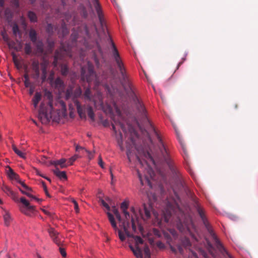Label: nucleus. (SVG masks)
I'll list each match as a JSON object with an SVG mask.
<instances>
[{"label": "nucleus", "mask_w": 258, "mask_h": 258, "mask_svg": "<svg viewBox=\"0 0 258 258\" xmlns=\"http://www.w3.org/2000/svg\"><path fill=\"white\" fill-rule=\"evenodd\" d=\"M135 101L136 103L137 108L141 114L143 122L156 138L158 141V146L157 148L155 149V151L152 153V155L147 149H144L143 147H137L132 136L134 134L135 136H137V133L132 127L128 126L131 135L128 139L130 141H126V147L127 149L126 155L129 162L132 163L133 160L131 150L133 148H135L138 154L135 155L136 163L135 168H137L138 166H143L144 164L146 163L145 161H142L140 158V156H143L146 158L150 159L154 163L155 162V160L159 161H164L173 174L176 175L178 172L177 169L171 159L169 153L163 144L161 137L152 123L149 119L146 109L144 104L137 96H135Z\"/></svg>", "instance_id": "obj_1"}, {"label": "nucleus", "mask_w": 258, "mask_h": 258, "mask_svg": "<svg viewBox=\"0 0 258 258\" xmlns=\"http://www.w3.org/2000/svg\"><path fill=\"white\" fill-rule=\"evenodd\" d=\"M108 40L110 44V47L109 48V51L111 53L113 59L115 62L121 76V84L127 93L135 95L134 86L126 73L124 64L121 60L119 52L109 35L108 36Z\"/></svg>", "instance_id": "obj_2"}, {"label": "nucleus", "mask_w": 258, "mask_h": 258, "mask_svg": "<svg viewBox=\"0 0 258 258\" xmlns=\"http://www.w3.org/2000/svg\"><path fill=\"white\" fill-rule=\"evenodd\" d=\"M195 207L198 215H199L201 220H202L203 224H204L207 229L208 230V231L212 236L215 242L217 248L221 252H225L229 258H232L231 255L224 248L222 243L219 240L217 237L212 230L211 227L209 224V223L207 219L206 215V211L205 209L198 202L195 203Z\"/></svg>", "instance_id": "obj_3"}, {"label": "nucleus", "mask_w": 258, "mask_h": 258, "mask_svg": "<svg viewBox=\"0 0 258 258\" xmlns=\"http://www.w3.org/2000/svg\"><path fill=\"white\" fill-rule=\"evenodd\" d=\"M44 97L48 100L49 108H46L43 103H41L39 110L38 118L42 123H46L49 121L51 117V113L53 108V95L52 93L50 91L45 90Z\"/></svg>", "instance_id": "obj_4"}, {"label": "nucleus", "mask_w": 258, "mask_h": 258, "mask_svg": "<svg viewBox=\"0 0 258 258\" xmlns=\"http://www.w3.org/2000/svg\"><path fill=\"white\" fill-rule=\"evenodd\" d=\"M40 65L41 66V70L42 71V75L41 76V79L42 80V82H44L46 80L47 77V63L46 61H44L43 62L41 63L40 64L39 62V61L37 59H33L32 61L31 68L32 71V73L31 75L32 78L34 80H38L40 78Z\"/></svg>", "instance_id": "obj_5"}, {"label": "nucleus", "mask_w": 258, "mask_h": 258, "mask_svg": "<svg viewBox=\"0 0 258 258\" xmlns=\"http://www.w3.org/2000/svg\"><path fill=\"white\" fill-rule=\"evenodd\" d=\"M96 75L94 71V66L90 62H88L87 67L81 68V79L86 81L89 84L96 79Z\"/></svg>", "instance_id": "obj_6"}, {"label": "nucleus", "mask_w": 258, "mask_h": 258, "mask_svg": "<svg viewBox=\"0 0 258 258\" xmlns=\"http://www.w3.org/2000/svg\"><path fill=\"white\" fill-rule=\"evenodd\" d=\"M123 213L125 219L124 221L119 226L123 229L125 236L131 237L132 235L130 234L128 229L130 225V220H131L133 229L135 231L136 230V226L135 218L133 216H131L128 212H124Z\"/></svg>", "instance_id": "obj_7"}, {"label": "nucleus", "mask_w": 258, "mask_h": 258, "mask_svg": "<svg viewBox=\"0 0 258 258\" xmlns=\"http://www.w3.org/2000/svg\"><path fill=\"white\" fill-rule=\"evenodd\" d=\"M116 112L117 113V115L113 117V122H112V130H113L114 133L116 134L117 133L116 126L118 125L119 127L121 129V130L123 131V132L125 134H126L127 131L126 130L125 125L124 124V120L121 116V112L119 110H117Z\"/></svg>", "instance_id": "obj_8"}, {"label": "nucleus", "mask_w": 258, "mask_h": 258, "mask_svg": "<svg viewBox=\"0 0 258 258\" xmlns=\"http://www.w3.org/2000/svg\"><path fill=\"white\" fill-rule=\"evenodd\" d=\"M47 231L54 242L59 247V250L61 255L63 257H66L67 253L65 249L64 248L60 246V242L59 241L58 238V232L52 227L49 228Z\"/></svg>", "instance_id": "obj_9"}, {"label": "nucleus", "mask_w": 258, "mask_h": 258, "mask_svg": "<svg viewBox=\"0 0 258 258\" xmlns=\"http://www.w3.org/2000/svg\"><path fill=\"white\" fill-rule=\"evenodd\" d=\"M82 94V90L80 87L77 88L73 91L72 88L67 89L66 92L65 98L66 100H72L74 103L75 101H78L77 98Z\"/></svg>", "instance_id": "obj_10"}, {"label": "nucleus", "mask_w": 258, "mask_h": 258, "mask_svg": "<svg viewBox=\"0 0 258 258\" xmlns=\"http://www.w3.org/2000/svg\"><path fill=\"white\" fill-rule=\"evenodd\" d=\"M107 215L108 218V220L111 225V226L115 231L118 232L119 239L121 241H124L125 240V236L124 234L121 231V230H119L117 228V224L115 222L114 216L109 212H107Z\"/></svg>", "instance_id": "obj_11"}, {"label": "nucleus", "mask_w": 258, "mask_h": 258, "mask_svg": "<svg viewBox=\"0 0 258 258\" xmlns=\"http://www.w3.org/2000/svg\"><path fill=\"white\" fill-rule=\"evenodd\" d=\"M69 52L64 48V46H61L59 49L56 50L55 52L54 56V60L53 64L54 67H56L58 64V60L62 59L64 55H69Z\"/></svg>", "instance_id": "obj_12"}, {"label": "nucleus", "mask_w": 258, "mask_h": 258, "mask_svg": "<svg viewBox=\"0 0 258 258\" xmlns=\"http://www.w3.org/2000/svg\"><path fill=\"white\" fill-rule=\"evenodd\" d=\"M92 2L97 14L99 22L102 27V28L103 30H104V28L105 27V26H104L103 15L102 13L100 4L99 2V0H92Z\"/></svg>", "instance_id": "obj_13"}, {"label": "nucleus", "mask_w": 258, "mask_h": 258, "mask_svg": "<svg viewBox=\"0 0 258 258\" xmlns=\"http://www.w3.org/2000/svg\"><path fill=\"white\" fill-rule=\"evenodd\" d=\"M1 189L8 196L11 197L14 200H17L16 194L11 189L10 187L5 184H3L1 186Z\"/></svg>", "instance_id": "obj_14"}, {"label": "nucleus", "mask_w": 258, "mask_h": 258, "mask_svg": "<svg viewBox=\"0 0 258 258\" xmlns=\"http://www.w3.org/2000/svg\"><path fill=\"white\" fill-rule=\"evenodd\" d=\"M66 162V159L64 158H61L58 160L51 161L50 164L54 165L55 166V168L57 167L58 165H59L61 168H63L67 167L68 166V165H67Z\"/></svg>", "instance_id": "obj_15"}, {"label": "nucleus", "mask_w": 258, "mask_h": 258, "mask_svg": "<svg viewBox=\"0 0 258 258\" xmlns=\"http://www.w3.org/2000/svg\"><path fill=\"white\" fill-rule=\"evenodd\" d=\"M75 105L76 106L77 112L81 118H86V114L84 109L82 107L79 101H75Z\"/></svg>", "instance_id": "obj_16"}, {"label": "nucleus", "mask_w": 258, "mask_h": 258, "mask_svg": "<svg viewBox=\"0 0 258 258\" xmlns=\"http://www.w3.org/2000/svg\"><path fill=\"white\" fill-rule=\"evenodd\" d=\"M33 44L36 47L37 51L39 53H42L44 51V44L42 41L40 39H38L35 42H33Z\"/></svg>", "instance_id": "obj_17"}, {"label": "nucleus", "mask_w": 258, "mask_h": 258, "mask_svg": "<svg viewBox=\"0 0 258 258\" xmlns=\"http://www.w3.org/2000/svg\"><path fill=\"white\" fill-rule=\"evenodd\" d=\"M54 174L57 176L60 179H67V176L65 171H61L58 168V167H56L54 170H53Z\"/></svg>", "instance_id": "obj_18"}, {"label": "nucleus", "mask_w": 258, "mask_h": 258, "mask_svg": "<svg viewBox=\"0 0 258 258\" xmlns=\"http://www.w3.org/2000/svg\"><path fill=\"white\" fill-rule=\"evenodd\" d=\"M29 36L30 40L32 43L35 42V41H37V34L36 31L33 29H31L29 32Z\"/></svg>", "instance_id": "obj_19"}, {"label": "nucleus", "mask_w": 258, "mask_h": 258, "mask_svg": "<svg viewBox=\"0 0 258 258\" xmlns=\"http://www.w3.org/2000/svg\"><path fill=\"white\" fill-rule=\"evenodd\" d=\"M12 30L13 34L17 36V35H19V38H21L22 37V33L21 31L19 29L18 25L15 23L12 27Z\"/></svg>", "instance_id": "obj_20"}, {"label": "nucleus", "mask_w": 258, "mask_h": 258, "mask_svg": "<svg viewBox=\"0 0 258 258\" xmlns=\"http://www.w3.org/2000/svg\"><path fill=\"white\" fill-rule=\"evenodd\" d=\"M41 99V94L39 92H36L33 98V103L34 107H37L39 102Z\"/></svg>", "instance_id": "obj_21"}, {"label": "nucleus", "mask_w": 258, "mask_h": 258, "mask_svg": "<svg viewBox=\"0 0 258 258\" xmlns=\"http://www.w3.org/2000/svg\"><path fill=\"white\" fill-rule=\"evenodd\" d=\"M61 32H60V31L59 30L58 32V34L59 35H61L62 36H63V37L66 36V35H67L69 33V30L67 29L66 24L64 22H62L61 23Z\"/></svg>", "instance_id": "obj_22"}, {"label": "nucleus", "mask_w": 258, "mask_h": 258, "mask_svg": "<svg viewBox=\"0 0 258 258\" xmlns=\"http://www.w3.org/2000/svg\"><path fill=\"white\" fill-rule=\"evenodd\" d=\"M54 85L55 87L59 90H62L64 88L63 82L59 78H57L55 80Z\"/></svg>", "instance_id": "obj_23"}, {"label": "nucleus", "mask_w": 258, "mask_h": 258, "mask_svg": "<svg viewBox=\"0 0 258 258\" xmlns=\"http://www.w3.org/2000/svg\"><path fill=\"white\" fill-rule=\"evenodd\" d=\"M1 35L2 36L3 40L8 43V45L10 47H12V45L15 44V42L14 41H10L9 37L5 32H2Z\"/></svg>", "instance_id": "obj_24"}, {"label": "nucleus", "mask_w": 258, "mask_h": 258, "mask_svg": "<svg viewBox=\"0 0 258 258\" xmlns=\"http://www.w3.org/2000/svg\"><path fill=\"white\" fill-rule=\"evenodd\" d=\"M19 190H20V191L24 195H26L27 197H29V198H32V199H34V200H35L36 201H37L38 203L41 202V199H38L36 197H35V196H33L32 195H31L29 191H25L24 190H23L22 188H21L20 187H19Z\"/></svg>", "instance_id": "obj_25"}, {"label": "nucleus", "mask_w": 258, "mask_h": 258, "mask_svg": "<svg viewBox=\"0 0 258 258\" xmlns=\"http://www.w3.org/2000/svg\"><path fill=\"white\" fill-rule=\"evenodd\" d=\"M28 17L31 22H36L37 21V17L35 13L29 11L28 12Z\"/></svg>", "instance_id": "obj_26"}, {"label": "nucleus", "mask_w": 258, "mask_h": 258, "mask_svg": "<svg viewBox=\"0 0 258 258\" xmlns=\"http://www.w3.org/2000/svg\"><path fill=\"white\" fill-rule=\"evenodd\" d=\"M58 29L57 27H54L51 24H48L46 27V32L49 34L52 35L54 31H56Z\"/></svg>", "instance_id": "obj_27"}, {"label": "nucleus", "mask_w": 258, "mask_h": 258, "mask_svg": "<svg viewBox=\"0 0 258 258\" xmlns=\"http://www.w3.org/2000/svg\"><path fill=\"white\" fill-rule=\"evenodd\" d=\"M12 149L15 153L22 158H25V154L19 150L14 145H12Z\"/></svg>", "instance_id": "obj_28"}, {"label": "nucleus", "mask_w": 258, "mask_h": 258, "mask_svg": "<svg viewBox=\"0 0 258 258\" xmlns=\"http://www.w3.org/2000/svg\"><path fill=\"white\" fill-rule=\"evenodd\" d=\"M87 113L88 116L91 119V120L94 121L95 120V114L93 108L90 106H89L87 107Z\"/></svg>", "instance_id": "obj_29"}, {"label": "nucleus", "mask_w": 258, "mask_h": 258, "mask_svg": "<svg viewBox=\"0 0 258 258\" xmlns=\"http://www.w3.org/2000/svg\"><path fill=\"white\" fill-rule=\"evenodd\" d=\"M133 253L137 258H143L142 251L139 246H136V250H133Z\"/></svg>", "instance_id": "obj_30"}, {"label": "nucleus", "mask_w": 258, "mask_h": 258, "mask_svg": "<svg viewBox=\"0 0 258 258\" xmlns=\"http://www.w3.org/2000/svg\"><path fill=\"white\" fill-rule=\"evenodd\" d=\"M4 219L5 225L7 226H9L12 219L9 213H7L4 215Z\"/></svg>", "instance_id": "obj_31"}, {"label": "nucleus", "mask_w": 258, "mask_h": 258, "mask_svg": "<svg viewBox=\"0 0 258 258\" xmlns=\"http://www.w3.org/2000/svg\"><path fill=\"white\" fill-rule=\"evenodd\" d=\"M181 243L185 248L189 247L191 246L190 240L188 238L185 237L181 240Z\"/></svg>", "instance_id": "obj_32"}, {"label": "nucleus", "mask_w": 258, "mask_h": 258, "mask_svg": "<svg viewBox=\"0 0 258 258\" xmlns=\"http://www.w3.org/2000/svg\"><path fill=\"white\" fill-rule=\"evenodd\" d=\"M24 51L26 54L29 55L32 52V47L30 43H26L25 44Z\"/></svg>", "instance_id": "obj_33"}, {"label": "nucleus", "mask_w": 258, "mask_h": 258, "mask_svg": "<svg viewBox=\"0 0 258 258\" xmlns=\"http://www.w3.org/2000/svg\"><path fill=\"white\" fill-rule=\"evenodd\" d=\"M61 73L62 75L66 76L69 73V68L66 64L61 65Z\"/></svg>", "instance_id": "obj_34"}, {"label": "nucleus", "mask_w": 258, "mask_h": 258, "mask_svg": "<svg viewBox=\"0 0 258 258\" xmlns=\"http://www.w3.org/2000/svg\"><path fill=\"white\" fill-rule=\"evenodd\" d=\"M144 252L145 254V258H150L151 252L149 247L147 245H145L144 249Z\"/></svg>", "instance_id": "obj_35"}, {"label": "nucleus", "mask_w": 258, "mask_h": 258, "mask_svg": "<svg viewBox=\"0 0 258 258\" xmlns=\"http://www.w3.org/2000/svg\"><path fill=\"white\" fill-rule=\"evenodd\" d=\"M84 97L85 99L87 100H91V90L90 88H87L86 90L85 91L84 94Z\"/></svg>", "instance_id": "obj_36"}, {"label": "nucleus", "mask_w": 258, "mask_h": 258, "mask_svg": "<svg viewBox=\"0 0 258 258\" xmlns=\"http://www.w3.org/2000/svg\"><path fill=\"white\" fill-rule=\"evenodd\" d=\"M143 207H144V213H145V215L146 217V218L147 219H148L151 217L150 211L147 208V207L145 204H143Z\"/></svg>", "instance_id": "obj_37"}, {"label": "nucleus", "mask_w": 258, "mask_h": 258, "mask_svg": "<svg viewBox=\"0 0 258 258\" xmlns=\"http://www.w3.org/2000/svg\"><path fill=\"white\" fill-rule=\"evenodd\" d=\"M128 203L126 202H123L121 204L120 208L122 211V213L124 212H127V209L128 208Z\"/></svg>", "instance_id": "obj_38"}, {"label": "nucleus", "mask_w": 258, "mask_h": 258, "mask_svg": "<svg viewBox=\"0 0 258 258\" xmlns=\"http://www.w3.org/2000/svg\"><path fill=\"white\" fill-rule=\"evenodd\" d=\"M79 157V156L78 155H75L74 156L70 158L67 163V165H71L73 164L74 162H75Z\"/></svg>", "instance_id": "obj_39"}, {"label": "nucleus", "mask_w": 258, "mask_h": 258, "mask_svg": "<svg viewBox=\"0 0 258 258\" xmlns=\"http://www.w3.org/2000/svg\"><path fill=\"white\" fill-rule=\"evenodd\" d=\"M119 138L118 139V144L120 148V149L121 150H123V140H122V134L119 132Z\"/></svg>", "instance_id": "obj_40"}, {"label": "nucleus", "mask_w": 258, "mask_h": 258, "mask_svg": "<svg viewBox=\"0 0 258 258\" xmlns=\"http://www.w3.org/2000/svg\"><path fill=\"white\" fill-rule=\"evenodd\" d=\"M135 239L136 240V246H138V244H143V242H144V240H143V239L140 237V236H136L135 237Z\"/></svg>", "instance_id": "obj_41"}, {"label": "nucleus", "mask_w": 258, "mask_h": 258, "mask_svg": "<svg viewBox=\"0 0 258 258\" xmlns=\"http://www.w3.org/2000/svg\"><path fill=\"white\" fill-rule=\"evenodd\" d=\"M20 202L24 205L26 208L30 204L29 202L24 197L20 198Z\"/></svg>", "instance_id": "obj_42"}, {"label": "nucleus", "mask_w": 258, "mask_h": 258, "mask_svg": "<svg viewBox=\"0 0 258 258\" xmlns=\"http://www.w3.org/2000/svg\"><path fill=\"white\" fill-rule=\"evenodd\" d=\"M11 179H14L16 180L17 182L20 179L19 176L18 174L16 173H13L12 175H11V176L9 177Z\"/></svg>", "instance_id": "obj_43"}, {"label": "nucleus", "mask_w": 258, "mask_h": 258, "mask_svg": "<svg viewBox=\"0 0 258 258\" xmlns=\"http://www.w3.org/2000/svg\"><path fill=\"white\" fill-rule=\"evenodd\" d=\"M136 171H137V174H138V178L140 179L141 184L142 185H143L144 184L143 180V178H142V177L141 173H140V171H139V169L138 168H137L136 169Z\"/></svg>", "instance_id": "obj_44"}, {"label": "nucleus", "mask_w": 258, "mask_h": 258, "mask_svg": "<svg viewBox=\"0 0 258 258\" xmlns=\"http://www.w3.org/2000/svg\"><path fill=\"white\" fill-rule=\"evenodd\" d=\"M85 151L88 154V158L89 159V160H91L93 158L94 152H91L87 150V149H85Z\"/></svg>", "instance_id": "obj_45"}, {"label": "nucleus", "mask_w": 258, "mask_h": 258, "mask_svg": "<svg viewBox=\"0 0 258 258\" xmlns=\"http://www.w3.org/2000/svg\"><path fill=\"white\" fill-rule=\"evenodd\" d=\"M42 186H43V189L45 191V193L46 194V195L47 196V197H50L49 194H48V190H47V186H46V185L45 184V183L44 182V181H42Z\"/></svg>", "instance_id": "obj_46"}, {"label": "nucleus", "mask_w": 258, "mask_h": 258, "mask_svg": "<svg viewBox=\"0 0 258 258\" xmlns=\"http://www.w3.org/2000/svg\"><path fill=\"white\" fill-rule=\"evenodd\" d=\"M100 202L101 205L105 207L107 210H110V207L103 199L100 200Z\"/></svg>", "instance_id": "obj_47"}, {"label": "nucleus", "mask_w": 258, "mask_h": 258, "mask_svg": "<svg viewBox=\"0 0 258 258\" xmlns=\"http://www.w3.org/2000/svg\"><path fill=\"white\" fill-rule=\"evenodd\" d=\"M72 202L73 203V204L74 205V209H75L76 213H78L79 212V206H78L77 202L75 200H73Z\"/></svg>", "instance_id": "obj_48"}, {"label": "nucleus", "mask_w": 258, "mask_h": 258, "mask_svg": "<svg viewBox=\"0 0 258 258\" xmlns=\"http://www.w3.org/2000/svg\"><path fill=\"white\" fill-rule=\"evenodd\" d=\"M156 245L160 249H163L165 247L164 244L160 241H158L156 242Z\"/></svg>", "instance_id": "obj_49"}, {"label": "nucleus", "mask_w": 258, "mask_h": 258, "mask_svg": "<svg viewBox=\"0 0 258 258\" xmlns=\"http://www.w3.org/2000/svg\"><path fill=\"white\" fill-rule=\"evenodd\" d=\"M24 85L26 88L31 87V84L30 81V80L28 79V80H24Z\"/></svg>", "instance_id": "obj_50"}, {"label": "nucleus", "mask_w": 258, "mask_h": 258, "mask_svg": "<svg viewBox=\"0 0 258 258\" xmlns=\"http://www.w3.org/2000/svg\"><path fill=\"white\" fill-rule=\"evenodd\" d=\"M13 61H14L15 64L16 65V66L17 67V68L18 69H19V63H18L17 60L16 58V55L15 54H13Z\"/></svg>", "instance_id": "obj_51"}, {"label": "nucleus", "mask_w": 258, "mask_h": 258, "mask_svg": "<svg viewBox=\"0 0 258 258\" xmlns=\"http://www.w3.org/2000/svg\"><path fill=\"white\" fill-rule=\"evenodd\" d=\"M8 167L9 168V170L8 171L7 173H8V176L10 177L11 176V175H12L13 173H14L15 172L10 166H8Z\"/></svg>", "instance_id": "obj_52"}, {"label": "nucleus", "mask_w": 258, "mask_h": 258, "mask_svg": "<svg viewBox=\"0 0 258 258\" xmlns=\"http://www.w3.org/2000/svg\"><path fill=\"white\" fill-rule=\"evenodd\" d=\"M131 211L134 215L135 218H137V214L134 207L131 208Z\"/></svg>", "instance_id": "obj_53"}, {"label": "nucleus", "mask_w": 258, "mask_h": 258, "mask_svg": "<svg viewBox=\"0 0 258 258\" xmlns=\"http://www.w3.org/2000/svg\"><path fill=\"white\" fill-rule=\"evenodd\" d=\"M98 164L99 165L102 167V168H103V160H102V159L101 157V156L100 155L99 157V161H98Z\"/></svg>", "instance_id": "obj_54"}, {"label": "nucleus", "mask_w": 258, "mask_h": 258, "mask_svg": "<svg viewBox=\"0 0 258 258\" xmlns=\"http://www.w3.org/2000/svg\"><path fill=\"white\" fill-rule=\"evenodd\" d=\"M26 210H29L30 211H32L34 210L35 207L33 206H31L29 204V206L26 207Z\"/></svg>", "instance_id": "obj_55"}, {"label": "nucleus", "mask_w": 258, "mask_h": 258, "mask_svg": "<svg viewBox=\"0 0 258 258\" xmlns=\"http://www.w3.org/2000/svg\"><path fill=\"white\" fill-rule=\"evenodd\" d=\"M112 212L114 213L115 216L117 215V214H119L118 210L115 207H113L112 209Z\"/></svg>", "instance_id": "obj_56"}, {"label": "nucleus", "mask_w": 258, "mask_h": 258, "mask_svg": "<svg viewBox=\"0 0 258 258\" xmlns=\"http://www.w3.org/2000/svg\"><path fill=\"white\" fill-rule=\"evenodd\" d=\"M145 179H146V182H147L148 185L150 187H152V185H151V181L149 178L147 176H145Z\"/></svg>", "instance_id": "obj_57"}, {"label": "nucleus", "mask_w": 258, "mask_h": 258, "mask_svg": "<svg viewBox=\"0 0 258 258\" xmlns=\"http://www.w3.org/2000/svg\"><path fill=\"white\" fill-rule=\"evenodd\" d=\"M22 187L27 191H32L31 188L27 186L26 184L24 185Z\"/></svg>", "instance_id": "obj_58"}, {"label": "nucleus", "mask_w": 258, "mask_h": 258, "mask_svg": "<svg viewBox=\"0 0 258 258\" xmlns=\"http://www.w3.org/2000/svg\"><path fill=\"white\" fill-rule=\"evenodd\" d=\"M71 37L73 41H76L78 38L77 35L76 34H72L71 35Z\"/></svg>", "instance_id": "obj_59"}, {"label": "nucleus", "mask_w": 258, "mask_h": 258, "mask_svg": "<svg viewBox=\"0 0 258 258\" xmlns=\"http://www.w3.org/2000/svg\"><path fill=\"white\" fill-rule=\"evenodd\" d=\"M85 149H84V148L79 146V145H77L76 146V151H79L80 150H85Z\"/></svg>", "instance_id": "obj_60"}, {"label": "nucleus", "mask_w": 258, "mask_h": 258, "mask_svg": "<svg viewBox=\"0 0 258 258\" xmlns=\"http://www.w3.org/2000/svg\"><path fill=\"white\" fill-rule=\"evenodd\" d=\"M115 217L119 222L121 221V217L120 214H117V215H116Z\"/></svg>", "instance_id": "obj_61"}, {"label": "nucleus", "mask_w": 258, "mask_h": 258, "mask_svg": "<svg viewBox=\"0 0 258 258\" xmlns=\"http://www.w3.org/2000/svg\"><path fill=\"white\" fill-rule=\"evenodd\" d=\"M185 60V58H182V61L179 62L178 64H177V68H176V70H178L179 68V67L182 64V63L183 62V61Z\"/></svg>", "instance_id": "obj_62"}, {"label": "nucleus", "mask_w": 258, "mask_h": 258, "mask_svg": "<svg viewBox=\"0 0 258 258\" xmlns=\"http://www.w3.org/2000/svg\"><path fill=\"white\" fill-rule=\"evenodd\" d=\"M24 79H25V80L29 79V75H28V74L27 72H26V73L24 74Z\"/></svg>", "instance_id": "obj_63"}, {"label": "nucleus", "mask_w": 258, "mask_h": 258, "mask_svg": "<svg viewBox=\"0 0 258 258\" xmlns=\"http://www.w3.org/2000/svg\"><path fill=\"white\" fill-rule=\"evenodd\" d=\"M178 250H179V252L180 253H183V249H182V248L181 247V246L179 245L178 246Z\"/></svg>", "instance_id": "obj_64"}]
</instances>
